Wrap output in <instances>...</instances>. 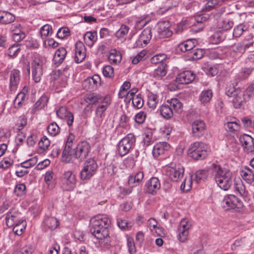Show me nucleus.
I'll return each instance as SVG.
<instances>
[{
    "label": "nucleus",
    "instance_id": "2",
    "mask_svg": "<svg viewBox=\"0 0 254 254\" xmlns=\"http://www.w3.org/2000/svg\"><path fill=\"white\" fill-rule=\"evenodd\" d=\"M213 174L218 186L224 190H228L233 183V173L226 168L213 164L212 166Z\"/></svg>",
    "mask_w": 254,
    "mask_h": 254
},
{
    "label": "nucleus",
    "instance_id": "50",
    "mask_svg": "<svg viewBox=\"0 0 254 254\" xmlns=\"http://www.w3.org/2000/svg\"><path fill=\"white\" fill-rule=\"evenodd\" d=\"M143 173L142 172H138L134 176H130L128 179V183L129 184H138L142 181L143 179Z\"/></svg>",
    "mask_w": 254,
    "mask_h": 254
},
{
    "label": "nucleus",
    "instance_id": "17",
    "mask_svg": "<svg viewBox=\"0 0 254 254\" xmlns=\"http://www.w3.org/2000/svg\"><path fill=\"white\" fill-rule=\"evenodd\" d=\"M151 37V28L150 27L146 28L141 32L136 41L137 46L143 47L146 45L149 42Z\"/></svg>",
    "mask_w": 254,
    "mask_h": 254
},
{
    "label": "nucleus",
    "instance_id": "59",
    "mask_svg": "<svg viewBox=\"0 0 254 254\" xmlns=\"http://www.w3.org/2000/svg\"><path fill=\"white\" fill-rule=\"evenodd\" d=\"M243 93V96L245 97L246 100H249L253 96H254V84L249 85Z\"/></svg>",
    "mask_w": 254,
    "mask_h": 254
},
{
    "label": "nucleus",
    "instance_id": "64",
    "mask_svg": "<svg viewBox=\"0 0 254 254\" xmlns=\"http://www.w3.org/2000/svg\"><path fill=\"white\" fill-rule=\"evenodd\" d=\"M48 99L46 96H42L39 100L36 102L34 105L35 108L41 109L47 105Z\"/></svg>",
    "mask_w": 254,
    "mask_h": 254
},
{
    "label": "nucleus",
    "instance_id": "54",
    "mask_svg": "<svg viewBox=\"0 0 254 254\" xmlns=\"http://www.w3.org/2000/svg\"><path fill=\"white\" fill-rule=\"evenodd\" d=\"M158 101L159 99L158 98V96L156 95L151 94L148 96L147 102L148 107L152 109H154L157 106Z\"/></svg>",
    "mask_w": 254,
    "mask_h": 254
},
{
    "label": "nucleus",
    "instance_id": "63",
    "mask_svg": "<svg viewBox=\"0 0 254 254\" xmlns=\"http://www.w3.org/2000/svg\"><path fill=\"white\" fill-rule=\"evenodd\" d=\"M37 163V159L36 157L32 158L21 163L22 168L27 169L32 167Z\"/></svg>",
    "mask_w": 254,
    "mask_h": 254
},
{
    "label": "nucleus",
    "instance_id": "29",
    "mask_svg": "<svg viewBox=\"0 0 254 254\" xmlns=\"http://www.w3.org/2000/svg\"><path fill=\"white\" fill-rule=\"evenodd\" d=\"M241 176L248 184H252L254 181V174L248 167H245L241 171Z\"/></svg>",
    "mask_w": 254,
    "mask_h": 254
},
{
    "label": "nucleus",
    "instance_id": "13",
    "mask_svg": "<svg viewBox=\"0 0 254 254\" xmlns=\"http://www.w3.org/2000/svg\"><path fill=\"white\" fill-rule=\"evenodd\" d=\"M75 61L77 63L82 62L86 57V48L81 41H78L75 45Z\"/></svg>",
    "mask_w": 254,
    "mask_h": 254
},
{
    "label": "nucleus",
    "instance_id": "26",
    "mask_svg": "<svg viewBox=\"0 0 254 254\" xmlns=\"http://www.w3.org/2000/svg\"><path fill=\"white\" fill-rule=\"evenodd\" d=\"M19 214L15 211L9 212L6 216V224L8 227H13L17 223L18 220H21L19 217Z\"/></svg>",
    "mask_w": 254,
    "mask_h": 254
},
{
    "label": "nucleus",
    "instance_id": "5",
    "mask_svg": "<svg viewBox=\"0 0 254 254\" xmlns=\"http://www.w3.org/2000/svg\"><path fill=\"white\" fill-rule=\"evenodd\" d=\"M60 183L64 190H73L76 185L75 175L71 171L64 172L60 178Z\"/></svg>",
    "mask_w": 254,
    "mask_h": 254
},
{
    "label": "nucleus",
    "instance_id": "48",
    "mask_svg": "<svg viewBox=\"0 0 254 254\" xmlns=\"http://www.w3.org/2000/svg\"><path fill=\"white\" fill-rule=\"evenodd\" d=\"M155 140V137L153 136V132L151 130H148L145 132L143 141L146 146L152 144Z\"/></svg>",
    "mask_w": 254,
    "mask_h": 254
},
{
    "label": "nucleus",
    "instance_id": "12",
    "mask_svg": "<svg viewBox=\"0 0 254 254\" xmlns=\"http://www.w3.org/2000/svg\"><path fill=\"white\" fill-rule=\"evenodd\" d=\"M51 77L54 81V85L57 88L65 87L66 84L67 77L59 70H55L52 72Z\"/></svg>",
    "mask_w": 254,
    "mask_h": 254
},
{
    "label": "nucleus",
    "instance_id": "10",
    "mask_svg": "<svg viewBox=\"0 0 254 254\" xmlns=\"http://www.w3.org/2000/svg\"><path fill=\"white\" fill-rule=\"evenodd\" d=\"M221 205L225 210L240 208L243 206V202L234 195H228L224 197L221 202Z\"/></svg>",
    "mask_w": 254,
    "mask_h": 254
},
{
    "label": "nucleus",
    "instance_id": "16",
    "mask_svg": "<svg viewBox=\"0 0 254 254\" xmlns=\"http://www.w3.org/2000/svg\"><path fill=\"white\" fill-rule=\"evenodd\" d=\"M57 115L60 119L65 120L68 126L72 125L73 122V116L71 112L67 110L66 107H60L57 111Z\"/></svg>",
    "mask_w": 254,
    "mask_h": 254
},
{
    "label": "nucleus",
    "instance_id": "44",
    "mask_svg": "<svg viewBox=\"0 0 254 254\" xmlns=\"http://www.w3.org/2000/svg\"><path fill=\"white\" fill-rule=\"evenodd\" d=\"M44 223L47 227L51 229L56 228L59 224L58 220L54 217H47L45 218Z\"/></svg>",
    "mask_w": 254,
    "mask_h": 254
},
{
    "label": "nucleus",
    "instance_id": "56",
    "mask_svg": "<svg viewBox=\"0 0 254 254\" xmlns=\"http://www.w3.org/2000/svg\"><path fill=\"white\" fill-rule=\"evenodd\" d=\"M131 84L128 81H126L121 86L119 93V97L120 98L125 97L128 92L127 90L130 88Z\"/></svg>",
    "mask_w": 254,
    "mask_h": 254
},
{
    "label": "nucleus",
    "instance_id": "34",
    "mask_svg": "<svg viewBox=\"0 0 254 254\" xmlns=\"http://www.w3.org/2000/svg\"><path fill=\"white\" fill-rule=\"evenodd\" d=\"M195 43L196 41L195 40H188L179 44V49L183 52L191 51L194 48Z\"/></svg>",
    "mask_w": 254,
    "mask_h": 254
},
{
    "label": "nucleus",
    "instance_id": "41",
    "mask_svg": "<svg viewBox=\"0 0 254 254\" xmlns=\"http://www.w3.org/2000/svg\"><path fill=\"white\" fill-rule=\"evenodd\" d=\"M50 145V141L46 137L43 136L39 142L38 145L40 153H42L47 151Z\"/></svg>",
    "mask_w": 254,
    "mask_h": 254
},
{
    "label": "nucleus",
    "instance_id": "36",
    "mask_svg": "<svg viewBox=\"0 0 254 254\" xmlns=\"http://www.w3.org/2000/svg\"><path fill=\"white\" fill-rule=\"evenodd\" d=\"M248 26L244 23H241L236 26L233 29V37L236 38H239L244 33L248 31Z\"/></svg>",
    "mask_w": 254,
    "mask_h": 254
},
{
    "label": "nucleus",
    "instance_id": "20",
    "mask_svg": "<svg viewBox=\"0 0 254 254\" xmlns=\"http://www.w3.org/2000/svg\"><path fill=\"white\" fill-rule=\"evenodd\" d=\"M170 148V144L166 142H159L155 144L152 150V154L158 157L167 151Z\"/></svg>",
    "mask_w": 254,
    "mask_h": 254
},
{
    "label": "nucleus",
    "instance_id": "25",
    "mask_svg": "<svg viewBox=\"0 0 254 254\" xmlns=\"http://www.w3.org/2000/svg\"><path fill=\"white\" fill-rule=\"evenodd\" d=\"M104 99L105 96H102L95 93L87 94L84 97L85 101L89 104H100L104 100Z\"/></svg>",
    "mask_w": 254,
    "mask_h": 254
},
{
    "label": "nucleus",
    "instance_id": "6",
    "mask_svg": "<svg viewBox=\"0 0 254 254\" xmlns=\"http://www.w3.org/2000/svg\"><path fill=\"white\" fill-rule=\"evenodd\" d=\"M98 168V165L93 159L85 161L83 168L80 173V178L81 180H87L95 174Z\"/></svg>",
    "mask_w": 254,
    "mask_h": 254
},
{
    "label": "nucleus",
    "instance_id": "3",
    "mask_svg": "<svg viewBox=\"0 0 254 254\" xmlns=\"http://www.w3.org/2000/svg\"><path fill=\"white\" fill-rule=\"evenodd\" d=\"M188 154L194 160L204 159L208 155L207 146L201 142H195L190 146Z\"/></svg>",
    "mask_w": 254,
    "mask_h": 254
},
{
    "label": "nucleus",
    "instance_id": "47",
    "mask_svg": "<svg viewBox=\"0 0 254 254\" xmlns=\"http://www.w3.org/2000/svg\"><path fill=\"white\" fill-rule=\"evenodd\" d=\"M129 30L128 26L122 24L120 29L115 33V36L118 39L124 38L128 33Z\"/></svg>",
    "mask_w": 254,
    "mask_h": 254
},
{
    "label": "nucleus",
    "instance_id": "39",
    "mask_svg": "<svg viewBox=\"0 0 254 254\" xmlns=\"http://www.w3.org/2000/svg\"><path fill=\"white\" fill-rule=\"evenodd\" d=\"M213 93L211 90L207 89L204 90L200 93L199 100L202 104H205L209 102L211 99Z\"/></svg>",
    "mask_w": 254,
    "mask_h": 254
},
{
    "label": "nucleus",
    "instance_id": "28",
    "mask_svg": "<svg viewBox=\"0 0 254 254\" xmlns=\"http://www.w3.org/2000/svg\"><path fill=\"white\" fill-rule=\"evenodd\" d=\"M66 55V51L64 48L61 47L58 49L55 52L53 58L54 64L57 65L60 64L64 59Z\"/></svg>",
    "mask_w": 254,
    "mask_h": 254
},
{
    "label": "nucleus",
    "instance_id": "53",
    "mask_svg": "<svg viewBox=\"0 0 254 254\" xmlns=\"http://www.w3.org/2000/svg\"><path fill=\"white\" fill-rule=\"evenodd\" d=\"M192 178L191 176L186 177L181 185V190L184 191H188L191 188Z\"/></svg>",
    "mask_w": 254,
    "mask_h": 254
},
{
    "label": "nucleus",
    "instance_id": "33",
    "mask_svg": "<svg viewBox=\"0 0 254 254\" xmlns=\"http://www.w3.org/2000/svg\"><path fill=\"white\" fill-rule=\"evenodd\" d=\"M160 112L162 117L166 119L171 118L174 115L172 108L167 102L161 106L160 108Z\"/></svg>",
    "mask_w": 254,
    "mask_h": 254
},
{
    "label": "nucleus",
    "instance_id": "55",
    "mask_svg": "<svg viewBox=\"0 0 254 254\" xmlns=\"http://www.w3.org/2000/svg\"><path fill=\"white\" fill-rule=\"evenodd\" d=\"M189 230L178 228V238L181 242H185L188 238Z\"/></svg>",
    "mask_w": 254,
    "mask_h": 254
},
{
    "label": "nucleus",
    "instance_id": "43",
    "mask_svg": "<svg viewBox=\"0 0 254 254\" xmlns=\"http://www.w3.org/2000/svg\"><path fill=\"white\" fill-rule=\"evenodd\" d=\"M235 190L242 196H247V192L244 185L241 180L235 181L234 183Z\"/></svg>",
    "mask_w": 254,
    "mask_h": 254
},
{
    "label": "nucleus",
    "instance_id": "57",
    "mask_svg": "<svg viewBox=\"0 0 254 254\" xmlns=\"http://www.w3.org/2000/svg\"><path fill=\"white\" fill-rule=\"evenodd\" d=\"M147 51L145 50H142L134 56L132 59V63L134 64H137L139 62L144 60L146 56Z\"/></svg>",
    "mask_w": 254,
    "mask_h": 254
},
{
    "label": "nucleus",
    "instance_id": "8",
    "mask_svg": "<svg viewBox=\"0 0 254 254\" xmlns=\"http://www.w3.org/2000/svg\"><path fill=\"white\" fill-rule=\"evenodd\" d=\"M227 96L232 97V102L235 108H239L247 100L243 96V93L239 88L236 89L234 87L228 89L226 91Z\"/></svg>",
    "mask_w": 254,
    "mask_h": 254
},
{
    "label": "nucleus",
    "instance_id": "1",
    "mask_svg": "<svg viewBox=\"0 0 254 254\" xmlns=\"http://www.w3.org/2000/svg\"><path fill=\"white\" fill-rule=\"evenodd\" d=\"M111 221L106 215L100 214L92 217L90 220V231L100 243L108 244L109 227Z\"/></svg>",
    "mask_w": 254,
    "mask_h": 254
},
{
    "label": "nucleus",
    "instance_id": "14",
    "mask_svg": "<svg viewBox=\"0 0 254 254\" xmlns=\"http://www.w3.org/2000/svg\"><path fill=\"white\" fill-rule=\"evenodd\" d=\"M170 22L168 21H161L158 23V32L161 38H165L171 37L172 31L169 29Z\"/></svg>",
    "mask_w": 254,
    "mask_h": 254
},
{
    "label": "nucleus",
    "instance_id": "15",
    "mask_svg": "<svg viewBox=\"0 0 254 254\" xmlns=\"http://www.w3.org/2000/svg\"><path fill=\"white\" fill-rule=\"evenodd\" d=\"M194 73L190 70L179 73L176 78V82L179 84H189L194 79Z\"/></svg>",
    "mask_w": 254,
    "mask_h": 254
},
{
    "label": "nucleus",
    "instance_id": "22",
    "mask_svg": "<svg viewBox=\"0 0 254 254\" xmlns=\"http://www.w3.org/2000/svg\"><path fill=\"white\" fill-rule=\"evenodd\" d=\"M146 191L150 194H155L160 188V183L157 178H151L146 184Z\"/></svg>",
    "mask_w": 254,
    "mask_h": 254
},
{
    "label": "nucleus",
    "instance_id": "49",
    "mask_svg": "<svg viewBox=\"0 0 254 254\" xmlns=\"http://www.w3.org/2000/svg\"><path fill=\"white\" fill-rule=\"evenodd\" d=\"M204 54L203 50L201 49H192V51H190L189 53V56L193 60L201 59Z\"/></svg>",
    "mask_w": 254,
    "mask_h": 254
},
{
    "label": "nucleus",
    "instance_id": "32",
    "mask_svg": "<svg viewBox=\"0 0 254 254\" xmlns=\"http://www.w3.org/2000/svg\"><path fill=\"white\" fill-rule=\"evenodd\" d=\"M84 41L89 47H92L97 40L96 32H87L83 37Z\"/></svg>",
    "mask_w": 254,
    "mask_h": 254
},
{
    "label": "nucleus",
    "instance_id": "60",
    "mask_svg": "<svg viewBox=\"0 0 254 254\" xmlns=\"http://www.w3.org/2000/svg\"><path fill=\"white\" fill-rule=\"evenodd\" d=\"M20 51V46L17 44H13L10 47L8 50V55L13 57L17 56Z\"/></svg>",
    "mask_w": 254,
    "mask_h": 254
},
{
    "label": "nucleus",
    "instance_id": "52",
    "mask_svg": "<svg viewBox=\"0 0 254 254\" xmlns=\"http://www.w3.org/2000/svg\"><path fill=\"white\" fill-rule=\"evenodd\" d=\"M226 129L230 132L238 131L240 128L239 124L236 121L227 122L225 125Z\"/></svg>",
    "mask_w": 254,
    "mask_h": 254
},
{
    "label": "nucleus",
    "instance_id": "42",
    "mask_svg": "<svg viewBox=\"0 0 254 254\" xmlns=\"http://www.w3.org/2000/svg\"><path fill=\"white\" fill-rule=\"evenodd\" d=\"M15 20V16L10 12H4L0 16V23L7 24L13 22Z\"/></svg>",
    "mask_w": 254,
    "mask_h": 254
},
{
    "label": "nucleus",
    "instance_id": "23",
    "mask_svg": "<svg viewBox=\"0 0 254 254\" xmlns=\"http://www.w3.org/2000/svg\"><path fill=\"white\" fill-rule=\"evenodd\" d=\"M20 80V71L17 69L12 70L10 73V88L15 90L17 88Z\"/></svg>",
    "mask_w": 254,
    "mask_h": 254
},
{
    "label": "nucleus",
    "instance_id": "9",
    "mask_svg": "<svg viewBox=\"0 0 254 254\" xmlns=\"http://www.w3.org/2000/svg\"><path fill=\"white\" fill-rule=\"evenodd\" d=\"M184 173V169L183 167L179 164L167 166L166 168V176L173 181H178L183 177Z\"/></svg>",
    "mask_w": 254,
    "mask_h": 254
},
{
    "label": "nucleus",
    "instance_id": "18",
    "mask_svg": "<svg viewBox=\"0 0 254 254\" xmlns=\"http://www.w3.org/2000/svg\"><path fill=\"white\" fill-rule=\"evenodd\" d=\"M191 127L193 135L199 137L204 133L206 126L202 120H198L192 123Z\"/></svg>",
    "mask_w": 254,
    "mask_h": 254
},
{
    "label": "nucleus",
    "instance_id": "11",
    "mask_svg": "<svg viewBox=\"0 0 254 254\" xmlns=\"http://www.w3.org/2000/svg\"><path fill=\"white\" fill-rule=\"evenodd\" d=\"M90 151V145L87 141L79 142L75 148L74 154L80 161L84 160Z\"/></svg>",
    "mask_w": 254,
    "mask_h": 254
},
{
    "label": "nucleus",
    "instance_id": "40",
    "mask_svg": "<svg viewBox=\"0 0 254 254\" xmlns=\"http://www.w3.org/2000/svg\"><path fill=\"white\" fill-rule=\"evenodd\" d=\"M247 49L244 48L243 45L241 43H238L234 47L231 52V54L235 58L241 56V55L245 52Z\"/></svg>",
    "mask_w": 254,
    "mask_h": 254
},
{
    "label": "nucleus",
    "instance_id": "30",
    "mask_svg": "<svg viewBox=\"0 0 254 254\" xmlns=\"http://www.w3.org/2000/svg\"><path fill=\"white\" fill-rule=\"evenodd\" d=\"M167 72V65L165 63H161L155 69L153 73V76L157 79H161L165 76Z\"/></svg>",
    "mask_w": 254,
    "mask_h": 254
},
{
    "label": "nucleus",
    "instance_id": "31",
    "mask_svg": "<svg viewBox=\"0 0 254 254\" xmlns=\"http://www.w3.org/2000/svg\"><path fill=\"white\" fill-rule=\"evenodd\" d=\"M108 60L112 64H117L122 60V56L120 52L116 49H112L108 56Z\"/></svg>",
    "mask_w": 254,
    "mask_h": 254
},
{
    "label": "nucleus",
    "instance_id": "7",
    "mask_svg": "<svg viewBox=\"0 0 254 254\" xmlns=\"http://www.w3.org/2000/svg\"><path fill=\"white\" fill-rule=\"evenodd\" d=\"M135 138L133 134H128L118 144V152L120 156L127 154L134 144Z\"/></svg>",
    "mask_w": 254,
    "mask_h": 254
},
{
    "label": "nucleus",
    "instance_id": "21",
    "mask_svg": "<svg viewBox=\"0 0 254 254\" xmlns=\"http://www.w3.org/2000/svg\"><path fill=\"white\" fill-rule=\"evenodd\" d=\"M111 103L110 96H105L104 100L101 102L97 106L96 110V116L98 118H102L104 116L105 112Z\"/></svg>",
    "mask_w": 254,
    "mask_h": 254
},
{
    "label": "nucleus",
    "instance_id": "61",
    "mask_svg": "<svg viewBox=\"0 0 254 254\" xmlns=\"http://www.w3.org/2000/svg\"><path fill=\"white\" fill-rule=\"evenodd\" d=\"M52 27L49 24H45L41 28L40 33L42 38H45L52 33Z\"/></svg>",
    "mask_w": 254,
    "mask_h": 254
},
{
    "label": "nucleus",
    "instance_id": "51",
    "mask_svg": "<svg viewBox=\"0 0 254 254\" xmlns=\"http://www.w3.org/2000/svg\"><path fill=\"white\" fill-rule=\"evenodd\" d=\"M234 25L233 21L228 18L223 19L219 24V28L222 30L227 31L230 29Z\"/></svg>",
    "mask_w": 254,
    "mask_h": 254
},
{
    "label": "nucleus",
    "instance_id": "19",
    "mask_svg": "<svg viewBox=\"0 0 254 254\" xmlns=\"http://www.w3.org/2000/svg\"><path fill=\"white\" fill-rule=\"evenodd\" d=\"M240 141L246 152L250 153L254 151V139L251 136L248 134L241 135Z\"/></svg>",
    "mask_w": 254,
    "mask_h": 254
},
{
    "label": "nucleus",
    "instance_id": "27",
    "mask_svg": "<svg viewBox=\"0 0 254 254\" xmlns=\"http://www.w3.org/2000/svg\"><path fill=\"white\" fill-rule=\"evenodd\" d=\"M167 103L172 108L174 112L180 114L183 111V104L178 99L172 98L170 100H167Z\"/></svg>",
    "mask_w": 254,
    "mask_h": 254
},
{
    "label": "nucleus",
    "instance_id": "35",
    "mask_svg": "<svg viewBox=\"0 0 254 254\" xmlns=\"http://www.w3.org/2000/svg\"><path fill=\"white\" fill-rule=\"evenodd\" d=\"M73 147V145L65 144L62 153V158L64 162H68L70 161L72 154L74 153L72 149Z\"/></svg>",
    "mask_w": 254,
    "mask_h": 254
},
{
    "label": "nucleus",
    "instance_id": "24",
    "mask_svg": "<svg viewBox=\"0 0 254 254\" xmlns=\"http://www.w3.org/2000/svg\"><path fill=\"white\" fill-rule=\"evenodd\" d=\"M10 30L12 32V38L15 42H19L25 38V34L21 31L19 24H12Z\"/></svg>",
    "mask_w": 254,
    "mask_h": 254
},
{
    "label": "nucleus",
    "instance_id": "38",
    "mask_svg": "<svg viewBox=\"0 0 254 254\" xmlns=\"http://www.w3.org/2000/svg\"><path fill=\"white\" fill-rule=\"evenodd\" d=\"M26 226V222L24 220L22 219L19 220L17 223L13 226V232L15 234L20 236L24 232Z\"/></svg>",
    "mask_w": 254,
    "mask_h": 254
},
{
    "label": "nucleus",
    "instance_id": "4",
    "mask_svg": "<svg viewBox=\"0 0 254 254\" xmlns=\"http://www.w3.org/2000/svg\"><path fill=\"white\" fill-rule=\"evenodd\" d=\"M46 62V59L39 55H35L32 62V75L33 79L36 83L41 80L43 74V65Z\"/></svg>",
    "mask_w": 254,
    "mask_h": 254
},
{
    "label": "nucleus",
    "instance_id": "58",
    "mask_svg": "<svg viewBox=\"0 0 254 254\" xmlns=\"http://www.w3.org/2000/svg\"><path fill=\"white\" fill-rule=\"evenodd\" d=\"M47 130L52 136H56L60 132V127L56 123H53L48 126Z\"/></svg>",
    "mask_w": 254,
    "mask_h": 254
},
{
    "label": "nucleus",
    "instance_id": "62",
    "mask_svg": "<svg viewBox=\"0 0 254 254\" xmlns=\"http://www.w3.org/2000/svg\"><path fill=\"white\" fill-rule=\"evenodd\" d=\"M82 86L87 91L95 89V85L93 83L90 77L87 78L82 82Z\"/></svg>",
    "mask_w": 254,
    "mask_h": 254
},
{
    "label": "nucleus",
    "instance_id": "37",
    "mask_svg": "<svg viewBox=\"0 0 254 254\" xmlns=\"http://www.w3.org/2000/svg\"><path fill=\"white\" fill-rule=\"evenodd\" d=\"M245 49H248L253 47L254 44V35L252 33H249L245 35L242 42H241Z\"/></svg>",
    "mask_w": 254,
    "mask_h": 254
},
{
    "label": "nucleus",
    "instance_id": "45",
    "mask_svg": "<svg viewBox=\"0 0 254 254\" xmlns=\"http://www.w3.org/2000/svg\"><path fill=\"white\" fill-rule=\"evenodd\" d=\"M34 248L31 245H25L18 251L13 252L12 254H32Z\"/></svg>",
    "mask_w": 254,
    "mask_h": 254
},
{
    "label": "nucleus",
    "instance_id": "46",
    "mask_svg": "<svg viewBox=\"0 0 254 254\" xmlns=\"http://www.w3.org/2000/svg\"><path fill=\"white\" fill-rule=\"evenodd\" d=\"M131 100L133 108L136 109H141L144 104L143 99L140 94L135 96Z\"/></svg>",
    "mask_w": 254,
    "mask_h": 254
}]
</instances>
